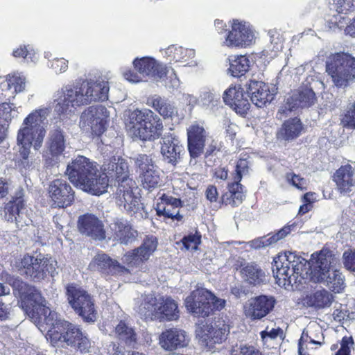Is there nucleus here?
<instances>
[{"mask_svg": "<svg viewBox=\"0 0 355 355\" xmlns=\"http://www.w3.org/2000/svg\"><path fill=\"white\" fill-rule=\"evenodd\" d=\"M137 190L136 183L133 180H125L123 183H119L116 191V200L119 207L123 209L129 214H132L139 209L140 200L135 195Z\"/></svg>", "mask_w": 355, "mask_h": 355, "instance_id": "nucleus-17", "label": "nucleus"}, {"mask_svg": "<svg viewBox=\"0 0 355 355\" xmlns=\"http://www.w3.org/2000/svg\"><path fill=\"white\" fill-rule=\"evenodd\" d=\"M17 116V112L11 105L3 103L0 104V123L1 120L8 122Z\"/></svg>", "mask_w": 355, "mask_h": 355, "instance_id": "nucleus-55", "label": "nucleus"}, {"mask_svg": "<svg viewBox=\"0 0 355 355\" xmlns=\"http://www.w3.org/2000/svg\"><path fill=\"white\" fill-rule=\"evenodd\" d=\"M67 301L74 312L87 322H94L97 319L94 297L85 289L75 284L66 286Z\"/></svg>", "mask_w": 355, "mask_h": 355, "instance_id": "nucleus-5", "label": "nucleus"}, {"mask_svg": "<svg viewBox=\"0 0 355 355\" xmlns=\"http://www.w3.org/2000/svg\"><path fill=\"white\" fill-rule=\"evenodd\" d=\"M65 174L75 187L88 193L100 196L107 192V177L100 175L96 163L85 156L73 159L68 164Z\"/></svg>", "mask_w": 355, "mask_h": 355, "instance_id": "nucleus-2", "label": "nucleus"}, {"mask_svg": "<svg viewBox=\"0 0 355 355\" xmlns=\"http://www.w3.org/2000/svg\"><path fill=\"white\" fill-rule=\"evenodd\" d=\"M180 85V82L173 70H172L171 74L165 80V86L168 89L174 91L177 89Z\"/></svg>", "mask_w": 355, "mask_h": 355, "instance_id": "nucleus-63", "label": "nucleus"}, {"mask_svg": "<svg viewBox=\"0 0 355 355\" xmlns=\"http://www.w3.org/2000/svg\"><path fill=\"white\" fill-rule=\"evenodd\" d=\"M12 55L15 58H21L26 62H36L38 60V56L33 49L29 46L21 45L12 51Z\"/></svg>", "mask_w": 355, "mask_h": 355, "instance_id": "nucleus-51", "label": "nucleus"}, {"mask_svg": "<svg viewBox=\"0 0 355 355\" xmlns=\"http://www.w3.org/2000/svg\"><path fill=\"white\" fill-rule=\"evenodd\" d=\"M338 259L331 251L313 253L309 261L297 252H285L273 260L272 272L277 284L286 289H301L308 280L322 283L334 293L345 286V277L335 267Z\"/></svg>", "mask_w": 355, "mask_h": 355, "instance_id": "nucleus-1", "label": "nucleus"}, {"mask_svg": "<svg viewBox=\"0 0 355 355\" xmlns=\"http://www.w3.org/2000/svg\"><path fill=\"white\" fill-rule=\"evenodd\" d=\"M182 206V204L180 199L163 194L157 199L155 209L157 215L159 216H164L167 218L180 221L183 217L179 213V208Z\"/></svg>", "mask_w": 355, "mask_h": 355, "instance_id": "nucleus-28", "label": "nucleus"}, {"mask_svg": "<svg viewBox=\"0 0 355 355\" xmlns=\"http://www.w3.org/2000/svg\"><path fill=\"white\" fill-rule=\"evenodd\" d=\"M353 345L354 340L352 337H343L341 340L340 348L336 355H350V349Z\"/></svg>", "mask_w": 355, "mask_h": 355, "instance_id": "nucleus-62", "label": "nucleus"}, {"mask_svg": "<svg viewBox=\"0 0 355 355\" xmlns=\"http://www.w3.org/2000/svg\"><path fill=\"white\" fill-rule=\"evenodd\" d=\"M249 167L246 159L237 162L234 182L228 184V191L221 196V202L232 207H237L243 202L245 195L243 186L239 183L243 175L248 173Z\"/></svg>", "mask_w": 355, "mask_h": 355, "instance_id": "nucleus-12", "label": "nucleus"}, {"mask_svg": "<svg viewBox=\"0 0 355 355\" xmlns=\"http://www.w3.org/2000/svg\"><path fill=\"white\" fill-rule=\"evenodd\" d=\"M114 336L121 343L127 346L134 347L137 343V334L133 328L125 321H120L115 327L114 331Z\"/></svg>", "mask_w": 355, "mask_h": 355, "instance_id": "nucleus-39", "label": "nucleus"}, {"mask_svg": "<svg viewBox=\"0 0 355 355\" xmlns=\"http://www.w3.org/2000/svg\"><path fill=\"white\" fill-rule=\"evenodd\" d=\"M68 60L61 58H54L49 62V67L57 74L64 73L68 69Z\"/></svg>", "mask_w": 355, "mask_h": 355, "instance_id": "nucleus-58", "label": "nucleus"}, {"mask_svg": "<svg viewBox=\"0 0 355 355\" xmlns=\"http://www.w3.org/2000/svg\"><path fill=\"white\" fill-rule=\"evenodd\" d=\"M26 209L21 200L15 203H8L4 209V217L8 222H15L19 228L28 225L31 219L28 216Z\"/></svg>", "mask_w": 355, "mask_h": 355, "instance_id": "nucleus-34", "label": "nucleus"}, {"mask_svg": "<svg viewBox=\"0 0 355 355\" xmlns=\"http://www.w3.org/2000/svg\"><path fill=\"white\" fill-rule=\"evenodd\" d=\"M326 71L337 87H346L355 80V58L346 53L333 55L327 62Z\"/></svg>", "mask_w": 355, "mask_h": 355, "instance_id": "nucleus-6", "label": "nucleus"}, {"mask_svg": "<svg viewBox=\"0 0 355 355\" xmlns=\"http://www.w3.org/2000/svg\"><path fill=\"white\" fill-rule=\"evenodd\" d=\"M225 305V300L218 298L203 288L193 291L185 299V306L187 310L202 317L208 316L214 310L222 309Z\"/></svg>", "mask_w": 355, "mask_h": 355, "instance_id": "nucleus-9", "label": "nucleus"}, {"mask_svg": "<svg viewBox=\"0 0 355 355\" xmlns=\"http://www.w3.org/2000/svg\"><path fill=\"white\" fill-rule=\"evenodd\" d=\"M50 112L51 108L42 107L33 111L24 119L17 137V144L21 146L20 154L23 159H28L31 146L35 150L42 147Z\"/></svg>", "mask_w": 355, "mask_h": 355, "instance_id": "nucleus-3", "label": "nucleus"}, {"mask_svg": "<svg viewBox=\"0 0 355 355\" xmlns=\"http://www.w3.org/2000/svg\"><path fill=\"white\" fill-rule=\"evenodd\" d=\"M133 65L143 78L159 80L168 73L164 64L151 57L137 58L133 61Z\"/></svg>", "mask_w": 355, "mask_h": 355, "instance_id": "nucleus-22", "label": "nucleus"}, {"mask_svg": "<svg viewBox=\"0 0 355 355\" xmlns=\"http://www.w3.org/2000/svg\"><path fill=\"white\" fill-rule=\"evenodd\" d=\"M270 42L273 45L272 50L278 51L282 49V37L277 30H270L268 33Z\"/></svg>", "mask_w": 355, "mask_h": 355, "instance_id": "nucleus-61", "label": "nucleus"}, {"mask_svg": "<svg viewBox=\"0 0 355 355\" xmlns=\"http://www.w3.org/2000/svg\"><path fill=\"white\" fill-rule=\"evenodd\" d=\"M47 302L44 298V302L41 304H37L34 305V315H28L32 320H34L35 322H44L46 325V329L49 328H59L62 327V325L67 324V321L60 320L58 318L57 313L52 311L49 306H46Z\"/></svg>", "mask_w": 355, "mask_h": 355, "instance_id": "nucleus-29", "label": "nucleus"}, {"mask_svg": "<svg viewBox=\"0 0 355 355\" xmlns=\"http://www.w3.org/2000/svg\"><path fill=\"white\" fill-rule=\"evenodd\" d=\"M139 178L144 188L148 190L157 188L161 184L159 171L157 167L147 173L145 172Z\"/></svg>", "mask_w": 355, "mask_h": 355, "instance_id": "nucleus-48", "label": "nucleus"}, {"mask_svg": "<svg viewBox=\"0 0 355 355\" xmlns=\"http://www.w3.org/2000/svg\"><path fill=\"white\" fill-rule=\"evenodd\" d=\"M330 10L338 14L347 15L355 12V0H331L329 3Z\"/></svg>", "mask_w": 355, "mask_h": 355, "instance_id": "nucleus-47", "label": "nucleus"}, {"mask_svg": "<svg viewBox=\"0 0 355 355\" xmlns=\"http://www.w3.org/2000/svg\"><path fill=\"white\" fill-rule=\"evenodd\" d=\"M187 146L191 157L190 164H196V159L204 153L207 143L211 137L202 125L198 123L191 124L187 130Z\"/></svg>", "mask_w": 355, "mask_h": 355, "instance_id": "nucleus-13", "label": "nucleus"}, {"mask_svg": "<svg viewBox=\"0 0 355 355\" xmlns=\"http://www.w3.org/2000/svg\"><path fill=\"white\" fill-rule=\"evenodd\" d=\"M160 144L161 154L165 162L174 166L180 162L185 151L178 136L171 130L165 132Z\"/></svg>", "mask_w": 355, "mask_h": 355, "instance_id": "nucleus-16", "label": "nucleus"}, {"mask_svg": "<svg viewBox=\"0 0 355 355\" xmlns=\"http://www.w3.org/2000/svg\"><path fill=\"white\" fill-rule=\"evenodd\" d=\"M189 338L182 329L172 328L162 332L159 336V344L165 350L174 351L187 347Z\"/></svg>", "mask_w": 355, "mask_h": 355, "instance_id": "nucleus-25", "label": "nucleus"}, {"mask_svg": "<svg viewBox=\"0 0 355 355\" xmlns=\"http://www.w3.org/2000/svg\"><path fill=\"white\" fill-rule=\"evenodd\" d=\"M88 268L92 271H98L106 275H122L130 272V268L121 265L118 261L103 252L93 257Z\"/></svg>", "mask_w": 355, "mask_h": 355, "instance_id": "nucleus-20", "label": "nucleus"}, {"mask_svg": "<svg viewBox=\"0 0 355 355\" xmlns=\"http://www.w3.org/2000/svg\"><path fill=\"white\" fill-rule=\"evenodd\" d=\"M303 130V125L297 118L288 119L282 124L277 132V137L279 140L292 141L298 137Z\"/></svg>", "mask_w": 355, "mask_h": 355, "instance_id": "nucleus-37", "label": "nucleus"}, {"mask_svg": "<svg viewBox=\"0 0 355 355\" xmlns=\"http://www.w3.org/2000/svg\"><path fill=\"white\" fill-rule=\"evenodd\" d=\"M56 266V261L51 257L41 254L35 257L26 254L20 261L19 270L21 275L35 282H40L48 275L54 277L57 274Z\"/></svg>", "mask_w": 355, "mask_h": 355, "instance_id": "nucleus-8", "label": "nucleus"}, {"mask_svg": "<svg viewBox=\"0 0 355 355\" xmlns=\"http://www.w3.org/2000/svg\"><path fill=\"white\" fill-rule=\"evenodd\" d=\"M242 277L248 283L258 285L266 282L265 272L254 263H248L241 270Z\"/></svg>", "mask_w": 355, "mask_h": 355, "instance_id": "nucleus-40", "label": "nucleus"}, {"mask_svg": "<svg viewBox=\"0 0 355 355\" xmlns=\"http://www.w3.org/2000/svg\"><path fill=\"white\" fill-rule=\"evenodd\" d=\"M316 101L315 94L312 89L303 87L289 96L286 103L278 110L276 117L282 120L288 112L297 109L309 107L313 105Z\"/></svg>", "mask_w": 355, "mask_h": 355, "instance_id": "nucleus-14", "label": "nucleus"}, {"mask_svg": "<svg viewBox=\"0 0 355 355\" xmlns=\"http://www.w3.org/2000/svg\"><path fill=\"white\" fill-rule=\"evenodd\" d=\"M8 88L13 89L12 94L22 92L26 87V77L21 73L15 72L9 74L6 78Z\"/></svg>", "mask_w": 355, "mask_h": 355, "instance_id": "nucleus-46", "label": "nucleus"}, {"mask_svg": "<svg viewBox=\"0 0 355 355\" xmlns=\"http://www.w3.org/2000/svg\"><path fill=\"white\" fill-rule=\"evenodd\" d=\"M78 227L82 234L94 240L103 241L106 238L102 221L93 214L80 216L78 220Z\"/></svg>", "mask_w": 355, "mask_h": 355, "instance_id": "nucleus-23", "label": "nucleus"}, {"mask_svg": "<svg viewBox=\"0 0 355 355\" xmlns=\"http://www.w3.org/2000/svg\"><path fill=\"white\" fill-rule=\"evenodd\" d=\"M247 94L258 107H263L273 99L268 85L262 81L250 80L247 85Z\"/></svg>", "mask_w": 355, "mask_h": 355, "instance_id": "nucleus-30", "label": "nucleus"}, {"mask_svg": "<svg viewBox=\"0 0 355 355\" xmlns=\"http://www.w3.org/2000/svg\"><path fill=\"white\" fill-rule=\"evenodd\" d=\"M6 282L12 288L13 295L19 299L18 304L26 314L34 315V305L44 302L40 292L18 277L8 275Z\"/></svg>", "mask_w": 355, "mask_h": 355, "instance_id": "nucleus-10", "label": "nucleus"}, {"mask_svg": "<svg viewBox=\"0 0 355 355\" xmlns=\"http://www.w3.org/2000/svg\"><path fill=\"white\" fill-rule=\"evenodd\" d=\"M286 179L290 184L300 190L302 191L306 189V180L297 175L294 173H288Z\"/></svg>", "mask_w": 355, "mask_h": 355, "instance_id": "nucleus-60", "label": "nucleus"}, {"mask_svg": "<svg viewBox=\"0 0 355 355\" xmlns=\"http://www.w3.org/2000/svg\"><path fill=\"white\" fill-rule=\"evenodd\" d=\"M110 111L103 105H93L87 107L80 116V126L86 130L100 135L108 125Z\"/></svg>", "mask_w": 355, "mask_h": 355, "instance_id": "nucleus-11", "label": "nucleus"}, {"mask_svg": "<svg viewBox=\"0 0 355 355\" xmlns=\"http://www.w3.org/2000/svg\"><path fill=\"white\" fill-rule=\"evenodd\" d=\"M165 55L171 58L170 60L184 62L194 58L195 51L173 45L165 50Z\"/></svg>", "mask_w": 355, "mask_h": 355, "instance_id": "nucleus-43", "label": "nucleus"}, {"mask_svg": "<svg viewBox=\"0 0 355 355\" xmlns=\"http://www.w3.org/2000/svg\"><path fill=\"white\" fill-rule=\"evenodd\" d=\"M158 304V298L153 294H148L142 296L141 302L137 309V311L146 319L156 320L157 306Z\"/></svg>", "mask_w": 355, "mask_h": 355, "instance_id": "nucleus-38", "label": "nucleus"}, {"mask_svg": "<svg viewBox=\"0 0 355 355\" xmlns=\"http://www.w3.org/2000/svg\"><path fill=\"white\" fill-rule=\"evenodd\" d=\"M103 173L100 175L106 176L116 180L118 183H123L125 180H132L129 178L128 164L126 160L119 156L112 157L103 166Z\"/></svg>", "mask_w": 355, "mask_h": 355, "instance_id": "nucleus-24", "label": "nucleus"}, {"mask_svg": "<svg viewBox=\"0 0 355 355\" xmlns=\"http://www.w3.org/2000/svg\"><path fill=\"white\" fill-rule=\"evenodd\" d=\"M49 196L55 207L69 206L74 200V191L66 180L55 179L49 185Z\"/></svg>", "mask_w": 355, "mask_h": 355, "instance_id": "nucleus-19", "label": "nucleus"}, {"mask_svg": "<svg viewBox=\"0 0 355 355\" xmlns=\"http://www.w3.org/2000/svg\"><path fill=\"white\" fill-rule=\"evenodd\" d=\"M83 83L63 86L53 94V109L58 114H66L73 109L87 105Z\"/></svg>", "mask_w": 355, "mask_h": 355, "instance_id": "nucleus-7", "label": "nucleus"}, {"mask_svg": "<svg viewBox=\"0 0 355 355\" xmlns=\"http://www.w3.org/2000/svg\"><path fill=\"white\" fill-rule=\"evenodd\" d=\"M157 244V239L155 236H146L139 247L127 252L123 256V263L129 267L139 266L149 259L156 250Z\"/></svg>", "mask_w": 355, "mask_h": 355, "instance_id": "nucleus-18", "label": "nucleus"}, {"mask_svg": "<svg viewBox=\"0 0 355 355\" xmlns=\"http://www.w3.org/2000/svg\"><path fill=\"white\" fill-rule=\"evenodd\" d=\"M291 227H294L293 225L284 226L280 230H279L276 234L270 235L268 234L265 236L266 240L267 243H265L266 247L269 246L272 244L277 243L280 239H284L286 236L291 231Z\"/></svg>", "mask_w": 355, "mask_h": 355, "instance_id": "nucleus-54", "label": "nucleus"}, {"mask_svg": "<svg viewBox=\"0 0 355 355\" xmlns=\"http://www.w3.org/2000/svg\"><path fill=\"white\" fill-rule=\"evenodd\" d=\"M232 355H263L253 346L241 345L234 347L232 351Z\"/></svg>", "mask_w": 355, "mask_h": 355, "instance_id": "nucleus-59", "label": "nucleus"}, {"mask_svg": "<svg viewBox=\"0 0 355 355\" xmlns=\"http://www.w3.org/2000/svg\"><path fill=\"white\" fill-rule=\"evenodd\" d=\"M254 39V30L248 22L234 19L224 43L229 47L243 46L250 45Z\"/></svg>", "mask_w": 355, "mask_h": 355, "instance_id": "nucleus-15", "label": "nucleus"}, {"mask_svg": "<svg viewBox=\"0 0 355 355\" xmlns=\"http://www.w3.org/2000/svg\"><path fill=\"white\" fill-rule=\"evenodd\" d=\"M334 181L341 193L351 192L355 186L354 168L350 164L341 166L334 173Z\"/></svg>", "mask_w": 355, "mask_h": 355, "instance_id": "nucleus-33", "label": "nucleus"}, {"mask_svg": "<svg viewBox=\"0 0 355 355\" xmlns=\"http://www.w3.org/2000/svg\"><path fill=\"white\" fill-rule=\"evenodd\" d=\"M250 68V60L245 55H239L230 60L228 73L231 76L239 78L245 74Z\"/></svg>", "mask_w": 355, "mask_h": 355, "instance_id": "nucleus-44", "label": "nucleus"}, {"mask_svg": "<svg viewBox=\"0 0 355 355\" xmlns=\"http://www.w3.org/2000/svg\"><path fill=\"white\" fill-rule=\"evenodd\" d=\"M341 125L349 129H355V103H349L340 114Z\"/></svg>", "mask_w": 355, "mask_h": 355, "instance_id": "nucleus-49", "label": "nucleus"}, {"mask_svg": "<svg viewBox=\"0 0 355 355\" xmlns=\"http://www.w3.org/2000/svg\"><path fill=\"white\" fill-rule=\"evenodd\" d=\"M107 234L109 239L127 245L136 240L138 232L127 220L116 218L110 224Z\"/></svg>", "mask_w": 355, "mask_h": 355, "instance_id": "nucleus-21", "label": "nucleus"}, {"mask_svg": "<svg viewBox=\"0 0 355 355\" xmlns=\"http://www.w3.org/2000/svg\"><path fill=\"white\" fill-rule=\"evenodd\" d=\"M156 320H175L179 318L178 304L171 297H158Z\"/></svg>", "mask_w": 355, "mask_h": 355, "instance_id": "nucleus-36", "label": "nucleus"}, {"mask_svg": "<svg viewBox=\"0 0 355 355\" xmlns=\"http://www.w3.org/2000/svg\"><path fill=\"white\" fill-rule=\"evenodd\" d=\"M83 86L87 104L92 101H105L108 98L109 85L108 82L103 80H83Z\"/></svg>", "mask_w": 355, "mask_h": 355, "instance_id": "nucleus-32", "label": "nucleus"}, {"mask_svg": "<svg viewBox=\"0 0 355 355\" xmlns=\"http://www.w3.org/2000/svg\"><path fill=\"white\" fill-rule=\"evenodd\" d=\"M275 300L272 297L260 295L249 300L245 306V315L252 320H259L273 309Z\"/></svg>", "mask_w": 355, "mask_h": 355, "instance_id": "nucleus-27", "label": "nucleus"}, {"mask_svg": "<svg viewBox=\"0 0 355 355\" xmlns=\"http://www.w3.org/2000/svg\"><path fill=\"white\" fill-rule=\"evenodd\" d=\"M224 102L230 105L235 112L241 115H245L249 110L250 104L245 96L241 85H232L223 94Z\"/></svg>", "mask_w": 355, "mask_h": 355, "instance_id": "nucleus-26", "label": "nucleus"}, {"mask_svg": "<svg viewBox=\"0 0 355 355\" xmlns=\"http://www.w3.org/2000/svg\"><path fill=\"white\" fill-rule=\"evenodd\" d=\"M132 159L135 166L136 167V171L139 176L144 174L145 172L147 173L156 168L150 155L138 154L135 156Z\"/></svg>", "mask_w": 355, "mask_h": 355, "instance_id": "nucleus-45", "label": "nucleus"}, {"mask_svg": "<svg viewBox=\"0 0 355 355\" xmlns=\"http://www.w3.org/2000/svg\"><path fill=\"white\" fill-rule=\"evenodd\" d=\"M66 344L76 347L82 353H87L91 347V342L86 332L83 331L77 326L67 322Z\"/></svg>", "mask_w": 355, "mask_h": 355, "instance_id": "nucleus-31", "label": "nucleus"}, {"mask_svg": "<svg viewBox=\"0 0 355 355\" xmlns=\"http://www.w3.org/2000/svg\"><path fill=\"white\" fill-rule=\"evenodd\" d=\"M46 338L49 339L54 346L66 343V325L59 328H49L47 330Z\"/></svg>", "mask_w": 355, "mask_h": 355, "instance_id": "nucleus-50", "label": "nucleus"}, {"mask_svg": "<svg viewBox=\"0 0 355 355\" xmlns=\"http://www.w3.org/2000/svg\"><path fill=\"white\" fill-rule=\"evenodd\" d=\"M152 106L164 118H171L177 114V109L169 101L155 95L151 99Z\"/></svg>", "mask_w": 355, "mask_h": 355, "instance_id": "nucleus-42", "label": "nucleus"}, {"mask_svg": "<svg viewBox=\"0 0 355 355\" xmlns=\"http://www.w3.org/2000/svg\"><path fill=\"white\" fill-rule=\"evenodd\" d=\"M223 128L225 129L226 135L232 139L236 135L237 126L232 123L230 119L225 118L223 120Z\"/></svg>", "mask_w": 355, "mask_h": 355, "instance_id": "nucleus-64", "label": "nucleus"}, {"mask_svg": "<svg viewBox=\"0 0 355 355\" xmlns=\"http://www.w3.org/2000/svg\"><path fill=\"white\" fill-rule=\"evenodd\" d=\"M260 335L263 345L269 347L270 341L283 336V330L279 327L270 329L267 327L265 330L260 333Z\"/></svg>", "mask_w": 355, "mask_h": 355, "instance_id": "nucleus-53", "label": "nucleus"}, {"mask_svg": "<svg viewBox=\"0 0 355 355\" xmlns=\"http://www.w3.org/2000/svg\"><path fill=\"white\" fill-rule=\"evenodd\" d=\"M125 124L129 135L143 141H155L162 136L163 124L159 116L148 109L128 113Z\"/></svg>", "mask_w": 355, "mask_h": 355, "instance_id": "nucleus-4", "label": "nucleus"}, {"mask_svg": "<svg viewBox=\"0 0 355 355\" xmlns=\"http://www.w3.org/2000/svg\"><path fill=\"white\" fill-rule=\"evenodd\" d=\"M67 146V135L60 128H55L49 131L46 147L53 157L58 158L64 151Z\"/></svg>", "mask_w": 355, "mask_h": 355, "instance_id": "nucleus-35", "label": "nucleus"}, {"mask_svg": "<svg viewBox=\"0 0 355 355\" xmlns=\"http://www.w3.org/2000/svg\"><path fill=\"white\" fill-rule=\"evenodd\" d=\"M182 242L186 250H196L198 249V245L201 242V236L198 233L189 234L184 236L182 239Z\"/></svg>", "mask_w": 355, "mask_h": 355, "instance_id": "nucleus-56", "label": "nucleus"}, {"mask_svg": "<svg viewBox=\"0 0 355 355\" xmlns=\"http://www.w3.org/2000/svg\"><path fill=\"white\" fill-rule=\"evenodd\" d=\"M334 300L333 295L322 288L306 297V303L309 306L323 309L331 306Z\"/></svg>", "mask_w": 355, "mask_h": 355, "instance_id": "nucleus-41", "label": "nucleus"}, {"mask_svg": "<svg viewBox=\"0 0 355 355\" xmlns=\"http://www.w3.org/2000/svg\"><path fill=\"white\" fill-rule=\"evenodd\" d=\"M343 263L345 268L350 271L355 272V250L348 249L343 254Z\"/></svg>", "mask_w": 355, "mask_h": 355, "instance_id": "nucleus-57", "label": "nucleus"}, {"mask_svg": "<svg viewBox=\"0 0 355 355\" xmlns=\"http://www.w3.org/2000/svg\"><path fill=\"white\" fill-rule=\"evenodd\" d=\"M229 331L228 328L223 324V327L215 328L211 327V330L208 331V334L200 336L205 340L212 339L214 343H220L225 339V336Z\"/></svg>", "mask_w": 355, "mask_h": 355, "instance_id": "nucleus-52", "label": "nucleus"}]
</instances>
